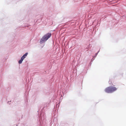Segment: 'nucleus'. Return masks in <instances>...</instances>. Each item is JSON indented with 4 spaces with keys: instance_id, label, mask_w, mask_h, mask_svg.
Instances as JSON below:
<instances>
[{
    "instance_id": "2",
    "label": "nucleus",
    "mask_w": 126,
    "mask_h": 126,
    "mask_svg": "<svg viewBox=\"0 0 126 126\" xmlns=\"http://www.w3.org/2000/svg\"><path fill=\"white\" fill-rule=\"evenodd\" d=\"M117 89V88L115 87L110 86L105 88V91L107 93H111L116 91Z\"/></svg>"
},
{
    "instance_id": "4",
    "label": "nucleus",
    "mask_w": 126,
    "mask_h": 126,
    "mask_svg": "<svg viewBox=\"0 0 126 126\" xmlns=\"http://www.w3.org/2000/svg\"><path fill=\"white\" fill-rule=\"evenodd\" d=\"M23 60L24 59H22V58H21V59L18 62V63L19 64L21 63Z\"/></svg>"
},
{
    "instance_id": "3",
    "label": "nucleus",
    "mask_w": 126,
    "mask_h": 126,
    "mask_svg": "<svg viewBox=\"0 0 126 126\" xmlns=\"http://www.w3.org/2000/svg\"><path fill=\"white\" fill-rule=\"evenodd\" d=\"M28 54V53H26L23 55L21 57V58L23 59H24L26 58L27 56V55Z\"/></svg>"
},
{
    "instance_id": "1",
    "label": "nucleus",
    "mask_w": 126,
    "mask_h": 126,
    "mask_svg": "<svg viewBox=\"0 0 126 126\" xmlns=\"http://www.w3.org/2000/svg\"><path fill=\"white\" fill-rule=\"evenodd\" d=\"M51 36V33H48L45 35L41 39L40 43L42 44L46 41Z\"/></svg>"
}]
</instances>
